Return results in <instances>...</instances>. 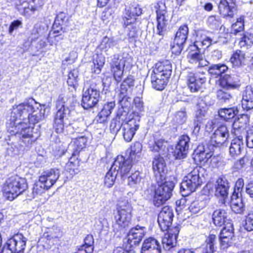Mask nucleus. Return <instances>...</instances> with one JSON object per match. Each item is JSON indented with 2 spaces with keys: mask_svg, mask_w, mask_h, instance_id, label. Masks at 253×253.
<instances>
[{
  "mask_svg": "<svg viewBox=\"0 0 253 253\" xmlns=\"http://www.w3.org/2000/svg\"><path fill=\"white\" fill-rule=\"evenodd\" d=\"M131 164L130 160H126L123 156H118L115 160L104 178V183L108 187L114 185L117 176L124 178L130 171Z\"/></svg>",
  "mask_w": 253,
  "mask_h": 253,
  "instance_id": "obj_1",
  "label": "nucleus"
},
{
  "mask_svg": "<svg viewBox=\"0 0 253 253\" xmlns=\"http://www.w3.org/2000/svg\"><path fill=\"white\" fill-rule=\"evenodd\" d=\"M65 98L60 96L57 101V107L58 108L54 118L53 127L58 133L63 132L65 127L70 126L71 111L66 105Z\"/></svg>",
  "mask_w": 253,
  "mask_h": 253,
  "instance_id": "obj_2",
  "label": "nucleus"
},
{
  "mask_svg": "<svg viewBox=\"0 0 253 253\" xmlns=\"http://www.w3.org/2000/svg\"><path fill=\"white\" fill-rule=\"evenodd\" d=\"M24 178L17 175L11 176L6 181L3 187V195L8 200L12 201L27 188Z\"/></svg>",
  "mask_w": 253,
  "mask_h": 253,
  "instance_id": "obj_3",
  "label": "nucleus"
},
{
  "mask_svg": "<svg viewBox=\"0 0 253 253\" xmlns=\"http://www.w3.org/2000/svg\"><path fill=\"white\" fill-rule=\"evenodd\" d=\"M117 212L114 215L116 223L122 228L128 227L131 223L132 207L126 200H121L117 205Z\"/></svg>",
  "mask_w": 253,
  "mask_h": 253,
  "instance_id": "obj_4",
  "label": "nucleus"
},
{
  "mask_svg": "<svg viewBox=\"0 0 253 253\" xmlns=\"http://www.w3.org/2000/svg\"><path fill=\"white\" fill-rule=\"evenodd\" d=\"M132 59L129 55L120 57L118 54H115L112 57L110 62L111 71L113 74L115 81L119 83L122 79L124 70L132 66Z\"/></svg>",
  "mask_w": 253,
  "mask_h": 253,
  "instance_id": "obj_5",
  "label": "nucleus"
},
{
  "mask_svg": "<svg viewBox=\"0 0 253 253\" xmlns=\"http://www.w3.org/2000/svg\"><path fill=\"white\" fill-rule=\"evenodd\" d=\"M31 124L29 122H18L15 124L14 129L11 130L15 134L19 133L22 135L20 150L25 146L31 145L37 139L38 135L33 134V127L30 126Z\"/></svg>",
  "mask_w": 253,
  "mask_h": 253,
  "instance_id": "obj_6",
  "label": "nucleus"
},
{
  "mask_svg": "<svg viewBox=\"0 0 253 253\" xmlns=\"http://www.w3.org/2000/svg\"><path fill=\"white\" fill-rule=\"evenodd\" d=\"M34 103V99H30L18 105L13 106L11 113V123L17 124L18 122H28L30 112L34 108L32 104Z\"/></svg>",
  "mask_w": 253,
  "mask_h": 253,
  "instance_id": "obj_7",
  "label": "nucleus"
},
{
  "mask_svg": "<svg viewBox=\"0 0 253 253\" xmlns=\"http://www.w3.org/2000/svg\"><path fill=\"white\" fill-rule=\"evenodd\" d=\"M157 183L158 187L155 190L153 203L155 206L159 207L170 198L174 183L171 181H166V179Z\"/></svg>",
  "mask_w": 253,
  "mask_h": 253,
  "instance_id": "obj_8",
  "label": "nucleus"
},
{
  "mask_svg": "<svg viewBox=\"0 0 253 253\" xmlns=\"http://www.w3.org/2000/svg\"><path fill=\"white\" fill-rule=\"evenodd\" d=\"M100 99V91L95 83H91L89 86L83 89L81 105L84 109L95 107Z\"/></svg>",
  "mask_w": 253,
  "mask_h": 253,
  "instance_id": "obj_9",
  "label": "nucleus"
},
{
  "mask_svg": "<svg viewBox=\"0 0 253 253\" xmlns=\"http://www.w3.org/2000/svg\"><path fill=\"white\" fill-rule=\"evenodd\" d=\"M200 167H196L184 177L181 184L180 188L183 191H188L189 193L194 192L200 186L202 183V178L200 176Z\"/></svg>",
  "mask_w": 253,
  "mask_h": 253,
  "instance_id": "obj_10",
  "label": "nucleus"
},
{
  "mask_svg": "<svg viewBox=\"0 0 253 253\" xmlns=\"http://www.w3.org/2000/svg\"><path fill=\"white\" fill-rule=\"evenodd\" d=\"M157 34L163 36L167 29V26L169 20V17L167 11L165 3L159 1L156 6Z\"/></svg>",
  "mask_w": 253,
  "mask_h": 253,
  "instance_id": "obj_11",
  "label": "nucleus"
},
{
  "mask_svg": "<svg viewBox=\"0 0 253 253\" xmlns=\"http://www.w3.org/2000/svg\"><path fill=\"white\" fill-rule=\"evenodd\" d=\"M185 78L188 86L192 92L200 90L202 85L206 82V78L203 72L194 73L188 71L186 72Z\"/></svg>",
  "mask_w": 253,
  "mask_h": 253,
  "instance_id": "obj_12",
  "label": "nucleus"
},
{
  "mask_svg": "<svg viewBox=\"0 0 253 253\" xmlns=\"http://www.w3.org/2000/svg\"><path fill=\"white\" fill-rule=\"evenodd\" d=\"M229 136V132L227 126H221L211 134L209 143L212 148L220 147L226 141Z\"/></svg>",
  "mask_w": 253,
  "mask_h": 253,
  "instance_id": "obj_13",
  "label": "nucleus"
},
{
  "mask_svg": "<svg viewBox=\"0 0 253 253\" xmlns=\"http://www.w3.org/2000/svg\"><path fill=\"white\" fill-rule=\"evenodd\" d=\"M188 51L187 58L190 63L196 64L198 67H206L209 64V62L204 58L197 45L194 44L190 45Z\"/></svg>",
  "mask_w": 253,
  "mask_h": 253,
  "instance_id": "obj_14",
  "label": "nucleus"
},
{
  "mask_svg": "<svg viewBox=\"0 0 253 253\" xmlns=\"http://www.w3.org/2000/svg\"><path fill=\"white\" fill-rule=\"evenodd\" d=\"M173 211L171 207H164L158 217V222L162 231H167L172 224L173 217Z\"/></svg>",
  "mask_w": 253,
  "mask_h": 253,
  "instance_id": "obj_15",
  "label": "nucleus"
},
{
  "mask_svg": "<svg viewBox=\"0 0 253 253\" xmlns=\"http://www.w3.org/2000/svg\"><path fill=\"white\" fill-rule=\"evenodd\" d=\"M60 174L59 169H51L43 172L39 177V181L44 184L46 189H49L58 179Z\"/></svg>",
  "mask_w": 253,
  "mask_h": 253,
  "instance_id": "obj_16",
  "label": "nucleus"
},
{
  "mask_svg": "<svg viewBox=\"0 0 253 253\" xmlns=\"http://www.w3.org/2000/svg\"><path fill=\"white\" fill-rule=\"evenodd\" d=\"M139 127V121L135 119H132L125 122L122 128L124 139L127 142H130Z\"/></svg>",
  "mask_w": 253,
  "mask_h": 253,
  "instance_id": "obj_17",
  "label": "nucleus"
},
{
  "mask_svg": "<svg viewBox=\"0 0 253 253\" xmlns=\"http://www.w3.org/2000/svg\"><path fill=\"white\" fill-rule=\"evenodd\" d=\"M166 164L164 158L160 155L156 156L153 161L152 168L157 182L165 180V170Z\"/></svg>",
  "mask_w": 253,
  "mask_h": 253,
  "instance_id": "obj_18",
  "label": "nucleus"
},
{
  "mask_svg": "<svg viewBox=\"0 0 253 253\" xmlns=\"http://www.w3.org/2000/svg\"><path fill=\"white\" fill-rule=\"evenodd\" d=\"M146 233V228L137 225L132 228L128 234V242L130 246L138 245Z\"/></svg>",
  "mask_w": 253,
  "mask_h": 253,
  "instance_id": "obj_19",
  "label": "nucleus"
},
{
  "mask_svg": "<svg viewBox=\"0 0 253 253\" xmlns=\"http://www.w3.org/2000/svg\"><path fill=\"white\" fill-rule=\"evenodd\" d=\"M190 138L187 135H182L173 151V155L176 159L185 158L189 149Z\"/></svg>",
  "mask_w": 253,
  "mask_h": 253,
  "instance_id": "obj_20",
  "label": "nucleus"
},
{
  "mask_svg": "<svg viewBox=\"0 0 253 253\" xmlns=\"http://www.w3.org/2000/svg\"><path fill=\"white\" fill-rule=\"evenodd\" d=\"M179 232V228L175 226L169 229L163 237L162 242L164 248L169 250L177 245V238Z\"/></svg>",
  "mask_w": 253,
  "mask_h": 253,
  "instance_id": "obj_21",
  "label": "nucleus"
},
{
  "mask_svg": "<svg viewBox=\"0 0 253 253\" xmlns=\"http://www.w3.org/2000/svg\"><path fill=\"white\" fill-rule=\"evenodd\" d=\"M32 106L34 108L30 112L28 122L34 125L44 119L46 108L45 105H41L35 102V100Z\"/></svg>",
  "mask_w": 253,
  "mask_h": 253,
  "instance_id": "obj_22",
  "label": "nucleus"
},
{
  "mask_svg": "<svg viewBox=\"0 0 253 253\" xmlns=\"http://www.w3.org/2000/svg\"><path fill=\"white\" fill-rule=\"evenodd\" d=\"M15 253H24L27 239L21 234H17L7 240Z\"/></svg>",
  "mask_w": 253,
  "mask_h": 253,
  "instance_id": "obj_23",
  "label": "nucleus"
},
{
  "mask_svg": "<svg viewBox=\"0 0 253 253\" xmlns=\"http://www.w3.org/2000/svg\"><path fill=\"white\" fill-rule=\"evenodd\" d=\"M210 150H206L203 145H199L194 151L193 154V159L195 162L200 164H204L208 162L213 155L212 148L209 149Z\"/></svg>",
  "mask_w": 253,
  "mask_h": 253,
  "instance_id": "obj_24",
  "label": "nucleus"
},
{
  "mask_svg": "<svg viewBox=\"0 0 253 253\" xmlns=\"http://www.w3.org/2000/svg\"><path fill=\"white\" fill-rule=\"evenodd\" d=\"M141 253H161V245L157 240L149 237L144 241Z\"/></svg>",
  "mask_w": 253,
  "mask_h": 253,
  "instance_id": "obj_25",
  "label": "nucleus"
},
{
  "mask_svg": "<svg viewBox=\"0 0 253 253\" xmlns=\"http://www.w3.org/2000/svg\"><path fill=\"white\" fill-rule=\"evenodd\" d=\"M172 72L171 64L169 60L158 62L156 64L153 73L163 77L169 79Z\"/></svg>",
  "mask_w": 253,
  "mask_h": 253,
  "instance_id": "obj_26",
  "label": "nucleus"
},
{
  "mask_svg": "<svg viewBox=\"0 0 253 253\" xmlns=\"http://www.w3.org/2000/svg\"><path fill=\"white\" fill-rule=\"evenodd\" d=\"M236 0H220L218 9L220 14L223 16L232 17L235 8Z\"/></svg>",
  "mask_w": 253,
  "mask_h": 253,
  "instance_id": "obj_27",
  "label": "nucleus"
},
{
  "mask_svg": "<svg viewBox=\"0 0 253 253\" xmlns=\"http://www.w3.org/2000/svg\"><path fill=\"white\" fill-rule=\"evenodd\" d=\"M243 149V137L239 135L232 140L229 147V155L233 158H235L241 154Z\"/></svg>",
  "mask_w": 253,
  "mask_h": 253,
  "instance_id": "obj_28",
  "label": "nucleus"
},
{
  "mask_svg": "<svg viewBox=\"0 0 253 253\" xmlns=\"http://www.w3.org/2000/svg\"><path fill=\"white\" fill-rule=\"evenodd\" d=\"M220 85L227 89H236L240 86V80L237 76L225 75L221 78Z\"/></svg>",
  "mask_w": 253,
  "mask_h": 253,
  "instance_id": "obj_29",
  "label": "nucleus"
},
{
  "mask_svg": "<svg viewBox=\"0 0 253 253\" xmlns=\"http://www.w3.org/2000/svg\"><path fill=\"white\" fill-rule=\"evenodd\" d=\"M242 105L247 111L253 109V90L250 87H247L243 92Z\"/></svg>",
  "mask_w": 253,
  "mask_h": 253,
  "instance_id": "obj_30",
  "label": "nucleus"
},
{
  "mask_svg": "<svg viewBox=\"0 0 253 253\" xmlns=\"http://www.w3.org/2000/svg\"><path fill=\"white\" fill-rule=\"evenodd\" d=\"M137 22L136 19L124 20L125 30L130 39H133L137 36Z\"/></svg>",
  "mask_w": 253,
  "mask_h": 253,
  "instance_id": "obj_31",
  "label": "nucleus"
},
{
  "mask_svg": "<svg viewBox=\"0 0 253 253\" xmlns=\"http://www.w3.org/2000/svg\"><path fill=\"white\" fill-rule=\"evenodd\" d=\"M231 208L232 211L237 214H243L246 209L242 198L236 194H233L231 196Z\"/></svg>",
  "mask_w": 253,
  "mask_h": 253,
  "instance_id": "obj_32",
  "label": "nucleus"
},
{
  "mask_svg": "<svg viewBox=\"0 0 253 253\" xmlns=\"http://www.w3.org/2000/svg\"><path fill=\"white\" fill-rule=\"evenodd\" d=\"M229 188V183L227 180L219 178L216 182L215 195L217 197L225 198L227 196Z\"/></svg>",
  "mask_w": 253,
  "mask_h": 253,
  "instance_id": "obj_33",
  "label": "nucleus"
},
{
  "mask_svg": "<svg viewBox=\"0 0 253 253\" xmlns=\"http://www.w3.org/2000/svg\"><path fill=\"white\" fill-rule=\"evenodd\" d=\"M142 13L141 8L139 5L133 3L129 6H126L125 9L124 20L136 19V16L140 15Z\"/></svg>",
  "mask_w": 253,
  "mask_h": 253,
  "instance_id": "obj_34",
  "label": "nucleus"
},
{
  "mask_svg": "<svg viewBox=\"0 0 253 253\" xmlns=\"http://www.w3.org/2000/svg\"><path fill=\"white\" fill-rule=\"evenodd\" d=\"M208 109V106L204 101L201 100L198 102L196 112V118L197 122L203 123L204 121L206 120Z\"/></svg>",
  "mask_w": 253,
  "mask_h": 253,
  "instance_id": "obj_35",
  "label": "nucleus"
},
{
  "mask_svg": "<svg viewBox=\"0 0 253 253\" xmlns=\"http://www.w3.org/2000/svg\"><path fill=\"white\" fill-rule=\"evenodd\" d=\"M151 80L152 87L158 90L164 89L168 84V79L163 77L155 73H152L151 76Z\"/></svg>",
  "mask_w": 253,
  "mask_h": 253,
  "instance_id": "obj_36",
  "label": "nucleus"
},
{
  "mask_svg": "<svg viewBox=\"0 0 253 253\" xmlns=\"http://www.w3.org/2000/svg\"><path fill=\"white\" fill-rule=\"evenodd\" d=\"M87 138L84 136H81L74 139L69 144V147L74 148V152L72 155H76L79 151L85 147Z\"/></svg>",
  "mask_w": 253,
  "mask_h": 253,
  "instance_id": "obj_37",
  "label": "nucleus"
},
{
  "mask_svg": "<svg viewBox=\"0 0 253 253\" xmlns=\"http://www.w3.org/2000/svg\"><path fill=\"white\" fill-rule=\"evenodd\" d=\"M227 219V212L224 210L218 209L212 213V220L215 225L221 226L224 224Z\"/></svg>",
  "mask_w": 253,
  "mask_h": 253,
  "instance_id": "obj_38",
  "label": "nucleus"
},
{
  "mask_svg": "<svg viewBox=\"0 0 253 253\" xmlns=\"http://www.w3.org/2000/svg\"><path fill=\"white\" fill-rule=\"evenodd\" d=\"M115 101H111L104 104L102 109L98 114V117L101 122L106 120L107 118L112 113V111L115 108Z\"/></svg>",
  "mask_w": 253,
  "mask_h": 253,
  "instance_id": "obj_39",
  "label": "nucleus"
},
{
  "mask_svg": "<svg viewBox=\"0 0 253 253\" xmlns=\"http://www.w3.org/2000/svg\"><path fill=\"white\" fill-rule=\"evenodd\" d=\"M166 142L163 139H159L154 142L149 144V148L153 152H159L164 155L167 149Z\"/></svg>",
  "mask_w": 253,
  "mask_h": 253,
  "instance_id": "obj_40",
  "label": "nucleus"
},
{
  "mask_svg": "<svg viewBox=\"0 0 253 253\" xmlns=\"http://www.w3.org/2000/svg\"><path fill=\"white\" fill-rule=\"evenodd\" d=\"M245 53L241 50H237L230 58V61L234 67H240L245 64Z\"/></svg>",
  "mask_w": 253,
  "mask_h": 253,
  "instance_id": "obj_41",
  "label": "nucleus"
},
{
  "mask_svg": "<svg viewBox=\"0 0 253 253\" xmlns=\"http://www.w3.org/2000/svg\"><path fill=\"white\" fill-rule=\"evenodd\" d=\"M188 34V28L186 25L179 27L176 32L174 41L180 44H185Z\"/></svg>",
  "mask_w": 253,
  "mask_h": 253,
  "instance_id": "obj_42",
  "label": "nucleus"
},
{
  "mask_svg": "<svg viewBox=\"0 0 253 253\" xmlns=\"http://www.w3.org/2000/svg\"><path fill=\"white\" fill-rule=\"evenodd\" d=\"M128 184L130 187L136 188L141 187L142 177L138 171H135L131 175L128 177Z\"/></svg>",
  "mask_w": 253,
  "mask_h": 253,
  "instance_id": "obj_43",
  "label": "nucleus"
},
{
  "mask_svg": "<svg viewBox=\"0 0 253 253\" xmlns=\"http://www.w3.org/2000/svg\"><path fill=\"white\" fill-rule=\"evenodd\" d=\"M125 116L123 114L118 113L116 118L114 119L111 123L110 128L113 131H118L122 129L123 125L125 123Z\"/></svg>",
  "mask_w": 253,
  "mask_h": 253,
  "instance_id": "obj_44",
  "label": "nucleus"
},
{
  "mask_svg": "<svg viewBox=\"0 0 253 253\" xmlns=\"http://www.w3.org/2000/svg\"><path fill=\"white\" fill-rule=\"evenodd\" d=\"M238 113V111L234 108H221L218 111L219 116L227 121L233 118Z\"/></svg>",
  "mask_w": 253,
  "mask_h": 253,
  "instance_id": "obj_45",
  "label": "nucleus"
},
{
  "mask_svg": "<svg viewBox=\"0 0 253 253\" xmlns=\"http://www.w3.org/2000/svg\"><path fill=\"white\" fill-rule=\"evenodd\" d=\"M227 69L228 67L225 64H214L209 67L208 72L210 74L218 77L225 72Z\"/></svg>",
  "mask_w": 253,
  "mask_h": 253,
  "instance_id": "obj_46",
  "label": "nucleus"
},
{
  "mask_svg": "<svg viewBox=\"0 0 253 253\" xmlns=\"http://www.w3.org/2000/svg\"><path fill=\"white\" fill-rule=\"evenodd\" d=\"M117 43V41L114 38L105 37L103 38L100 44V48L102 50L107 51L109 48L116 46Z\"/></svg>",
  "mask_w": 253,
  "mask_h": 253,
  "instance_id": "obj_47",
  "label": "nucleus"
},
{
  "mask_svg": "<svg viewBox=\"0 0 253 253\" xmlns=\"http://www.w3.org/2000/svg\"><path fill=\"white\" fill-rule=\"evenodd\" d=\"M17 9L21 14L29 16L31 15L29 12H34L37 9V7L29 4L26 1H23L21 5L17 6Z\"/></svg>",
  "mask_w": 253,
  "mask_h": 253,
  "instance_id": "obj_48",
  "label": "nucleus"
},
{
  "mask_svg": "<svg viewBox=\"0 0 253 253\" xmlns=\"http://www.w3.org/2000/svg\"><path fill=\"white\" fill-rule=\"evenodd\" d=\"M228 89L225 87H221L216 91V97L221 102H226L230 100L232 96Z\"/></svg>",
  "mask_w": 253,
  "mask_h": 253,
  "instance_id": "obj_49",
  "label": "nucleus"
},
{
  "mask_svg": "<svg viewBox=\"0 0 253 253\" xmlns=\"http://www.w3.org/2000/svg\"><path fill=\"white\" fill-rule=\"evenodd\" d=\"M105 62V58L102 54H97L93 60L94 69L93 72L96 74H99Z\"/></svg>",
  "mask_w": 253,
  "mask_h": 253,
  "instance_id": "obj_50",
  "label": "nucleus"
},
{
  "mask_svg": "<svg viewBox=\"0 0 253 253\" xmlns=\"http://www.w3.org/2000/svg\"><path fill=\"white\" fill-rule=\"evenodd\" d=\"M225 227L220 232V236L228 239H232L234 237V227L233 224L227 222Z\"/></svg>",
  "mask_w": 253,
  "mask_h": 253,
  "instance_id": "obj_51",
  "label": "nucleus"
},
{
  "mask_svg": "<svg viewBox=\"0 0 253 253\" xmlns=\"http://www.w3.org/2000/svg\"><path fill=\"white\" fill-rule=\"evenodd\" d=\"M78 71L76 69L71 71L67 79V84L69 86L75 87L78 85Z\"/></svg>",
  "mask_w": 253,
  "mask_h": 253,
  "instance_id": "obj_52",
  "label": "nucleus"
},
{
  "mask_svg": "<svg viewBox=\"0 0 253 253\" xmlns=\"http://www.w3.org/2000/svg\"><path fill=\"white\" fill-rule=\"evenodd\" d=\"M216 239V236L214 235H211L207 240V244L204 249L203 253H213L214 252V245Z\"/></svg>",
  "mask_w": 253,
  "mask_h": 253,
  "instance_id": "obj_53",
  "label": "nucleus"
},
{
  "mask_svg": "<svg viewBox=\"0 0 253 253\" xmlns=\"http://www.w3.org/2000/svg\"><path fill=\"white\" fill-rule=\"evenodd\" d=\"M129 88L121 84L119 93V102L121 105H125V101H127V91Z\"/></svg>",
  "mask_w": 253,
  "mask_h": 253,
  "instance_id": "obj_54",
  "label": "nucleus"
},
{
  "mask_svg": "<svg viewBox=\"0 0 253 253\" xmlns=\"http://www.w3.org/2000/svg\"><path fill=\"white\" fill-rule=\"evenodd\" d=\"M244 227L248 231L253 230V208L248 211V213L245 220Z\"/></svg>",
  "mask_w": 253,
  "mask_h": 253,
  "instance_id": "obj_55",
  "label": "nucleus"
},
{
  "mask_svg": "<svg viewBox=\"0 0 253 253\" xmlns=\"http://www.w3.org/2000/svg\"><path fill=\"white\" fill-rule=\"evenodd\" d=\"M61 236V233L60 229L56 226H52V227L49 230V232L44 233L43 234L44 237L49 239L51 238H59Z\"/></svg>",
  "mask_w": 253,
  "mask_h": 253,
  "instance_id": "obj_56",
  "label": "nucleus"
},
{
  "mask_svg": "<svg viewBox=\"0 0 253 253\" xmlns=\"http://www.w3.org/2000/svg\"><path fill=\"white\" fill-rule=\"evenodd\" d=\"M142 150V144L139 142H135L131 147L130 156L131 159H133V156L140 157Z\"/></svg>",
  "mask_w": 253,
  "mask_h": 253,
  "instance_id": "obj_57",
  "label": "nucleus"
},
{
  "mask_svg": "<svg viewBox=\"0 0 253 253\" xmlns=\"http://www.w3.org/2000/svg\"><path fill=\"white\" fill-rule=\"evenodd\" d=\"M67 21V14L64 12H60L56 16L53 24V27L54 28H58L63 25Z\"/></svg>",
  "mask_w": 253,
  "mask_h": 253,
  "instance_id": "obj_58",
  "label": "nucleus"
},
{
  "mask_svg": "<svg viewBox=\"0 0 253 253\" xmlns=\"http://www.w3.org/2000/svg\"><path fill=\"white\" fill-rule=\"evenodd\" d=\"M244 17H240L237 19L236 22L232 25V31L234 34H237L243 30L244 28Z\"/></svg>",
  "mask_w": 253,
  "mask_h": 253,
  "instance_id": "obj_59",
  "label": "nucleus"
},
{
  "mask_svg": "<svg viewBox=\"0 0 253 253\" xmlns=\"http://www.w3.org/2000/svg\"><path fill=\"white\" fill-rule=\"evenodd\" d=\"M216 42L217 41L214 40L213 38L209 37H205L202 39L201 41H197L195 42L194 44L197 45L198 47L201 45H203L208 47L212 43H216Z\"/></svg>",
  "mask_w": 253,
  "mask_h": 253,
  "instance_id": "obj_60",
  "label": "nucleus"
},
{
  "mask_svg": "<svg viewBox=\"0 0 253 253\" xmlns=\"http://www.w3.org/2000/svg\"><path fill=\"white\" fill-rule=\"evenodd\" d=\"M203 208V203L201 201H194L192 202L189 207L190 211L196 214L199 212Z\"/></svg>",
  "mask_w": 253,
  "mask_h": 253,
  "instance_id": "obj_61",
  "label": "nucleus"
},
{
  "mask_svg": "<svg viewBox=\"0 0 253 253\" xmlns=\"http://www.w3.org/2000/svg\"><path fill=\"white\" fill-rule=\"evenodd\" d=\"M46 189V187L44 186V184L39 181L35 183L33 188V194L34 196L41 195Z\"/></svg>",
  "mask_w": 253,
  "mask_h": 253,
  "instance_id": "obj_62",
  "label": "nucleus"
},
{
  "mask_svg": "<svg viewBox=\"0 0 253 253\" xmlns=\"http://www.w3.org/2000/svg\"><path fill=\"white\" fill-rule=\"evenodd\" d=\"M253 44V36L244 35L239 42L241 47L250 46Z\"/></svg>",
  "mask_w": 253,
  "mask_h": 253,
  "instance_id": "obj_63",
  "label": "nucleus"
},
{
  "mask_svg": "<svg viewBox=\"0 0 253 253\" xmlns=\"http://www.w3.org/2000/svg\"><path fill=\"white\" fill-rule=\"evenodd\" d=\"M208 23L213 29H217L221 26V23L219 18L215 16H211L208 18Z\"/></svg>",
  "mask_w": 253,
  "mask_h": 253,
  "instance_id": "obj_64",
  "label": "nucleus"
}]
</instances>
